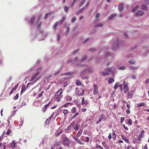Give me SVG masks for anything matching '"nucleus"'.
I'll return each mask as SVG.
<instances>
[{
    "label": "nucleus",
    "mask_w": 149,
    "mask_h": 149,
    "mask_svg": "<svg viewBox=\"0 0 149 149\" xmlns=\"http://www.w3.org/2000/svg\"><path fill=\"white\" fill-rule=\"evenodd\" d=\"M149 82V79H147L146 80V81H144L143 82V84L146 85L148 84Z\"/></svg>",
    "instance_id": "nucleus-41"
},
{
    "label": "nucleus",
    "mask_w": 149,
    "mask_h": 149,
    "mask_svg": "<svg viewBox=\"0 0 149 149\" xmlns=\"http://www.w3.org/2000/svg\"><path fill=\"white\" fill-rule=\"evenodd\" d=\"M131 77L133 79H135L136 78V77L135 75H132L131 76Z\"/></svg>",
    "instance_id": "nucleus-64"
},
{
    "label": "nucleus",
    "mask_w": 149,
    "mask_h": 149,
    "mask_svg": "<svg viewBox=\"0 0 149 149\" xmlns=\"http://www.w3.org/2000/svg\"><path fill=\"white\" fill-rule=\"evenodd\" d=\"M144 14V12L142 10H140L137 12L135 13V15L136 16H141Z\"/></svg>",
    "instance_id": "nucleus-10"
},
{
    "label": "nucleus",
    "mask_w": 149,
    "mask_h": 149,
    "mask_svg": "<svg viewBox=\"0 0 149 149\" xmlns=\"http://www.w3.org/2000/svg\"><path fill=\"white\" fill-rule=\"evenodd\" d=\"M43 93V91H42L40 94H39L38 96L37 97V98L41 97Z\"/></svg>",
    "instance_id": "nucleus-60"
},
{
    "label": "nucleus",
    "mask_w": 149,
    "mask_h": 149,
    "mask_svg": "<svg viewBox=\"0 0 149 149\" xmlns=\"http://www.w3.org/2000/svg\"><path fill=\"white\" fill-rule=\"evenodd\" d=\"M61 38V36L60 35L58 34L57 36V40L58 41H60Z\"/></svg>",
    "instance_id": "nucleus-61"
},
{
    "label": "nucleus",
    "mask_w": 149,
    "mask_h": 149,
    "mask_svg": "<svg viewBox=\"0 0 149 149\" xmlns=\"http://www.w3.org/2000/svg\"><path fill=\"white\" fill-rule=\"evenodd\" d=\"M119 85V83L118 82H117L115 84V85L114 86V88L115 89H117L118 85Z\"/></svg>",
    "instance_id": "nucleus-48"
},
{
    "label": "nucleus",
    "mask_w": 149,
    "mask_h": 149,
    "mask_svg": "<svg viewBox=\"0 0 149 149\" xmlns=\"http://www.w3.org/2000/svg\"><path fill=\"white\" fill-rule=\"evenodd\" d=\"M98 86L96 84H94L93 85L92 90L93 91V94L94 95H97L98 92Z\"/></svg>",
    "instance_id": "nucleus-3"
},
{
    "label": "nucleus",
    "mask_w": 149,
    "mask_h": 149,
    "mask_svg": "<svg viewBox=\"0 0 149 149\" xmlns=\"http://www.w3.org/2000/svg\"><path fill=\"white\" fill-rule=\"evenodd\" d=\"M55 145L56 146H58L61 145V144L59 142L57 141L56 142Z\"/></svg>",
    "instance_id": "nucleus-54"
},
{
    "label": "nucleus",
    "mask_w": 149,
    "mask_h": 149,
    "mask_svg": "<svg viewBox=\"0 0 149 149\" xmlns=\"http://www.w3.org/2000/svg\"><path fill=\"white\" fill-rule=\"evenodd\" d=\"M105 71L110 72L111 73H113L116 70V68L114 67H107L104 69Z\"/></svg>",
    "instance_id": "nucleus-5"
},
{
    "label": "nucleus",
    "mask_w": 149,
    "mask_h": 149,
    "mask_svg": "<svg viewBox=\"0 0 149 149\" xmlns=\"http://www.w3.org/2000/svg\"><path fill=\"white\" fill-rule=\"evenodd\" d=\"M26 105V102L24 101H23L22 103L19 106V108H21L22 107Z\"/></svg>",
    "instance_id": "nucleus-36"
},
{
    "label": "nucleus",
    "mask_w": 149,
    "mask_h": 149,
    "mask_svg": "<svg viewBox=\"0 0 149 149\" xmlns=\"http://www.w3.org/2000/svg\"><path fill=\"white\" fill-rule=\"evenodd\" d=\"M18 97H19V95H18V94H17L14 97V99L15 100H16L17 99H18Z\"/></svg>",
    "instance_id": "nucleus-59"
},
{
    "label": "nucleus",
    "mask_w": 149,
    "mask_h": 149,
    "mask_svg": "<svg viewBox=\"0 0 149 149\" xmlns=\"http://www.w3.org/2000/svg\"><path fill=\"white\" fill-rule=\"evenodd\" d=\"M59 24V22H57L55 23L54 25V29L55 30L57 29V27L58 26Z\"/></svg>",
    "instance_id": "nucleus-33"
},
{
    "label": "nucleus",
    "mask_w": 149,
    "mask_h": 149,
    "mask_svg": "<svg viewBox=\"0 0 149 149\" xmlns=\"http://www.w3.org/2000/svg\"><path fill=\"white\" fill-rule=\"evenodd\" d=\"M130 68L132 70L137 69L139 68V66H130Z\"/></svg>",
    "instance_id": "nucleus-35"
},
{
    "label": "nucleus",
    "mask_w": 149,
    "mask_h": 149,
    "mask_svg": "<svg viewBox=\"0 0 149 149\" xmlns=\"http://www.w3.org/2000/svg\"><path fill=\"white\" fill-rule=\"evenodd\" d=\"M76 84L78 86H81L82 84L79 80H77L76 81Z\"/></svg>",
    "instance_id": "nucleus-24"
},
{
    "label": "nucleus",
    "mask_w": 149,
    "mask_h": 149,
    "mask_svg": "<svg viewBox=\"0 0 149 149\" xmlns=\"http://www.w3.org/2000/svg\"><path fill=\"white\" fill-rule=\"evenodd\" d=\"M73 138L74 139V140L76 141H77L78 143L81 144H82V142L80 141V140L78 138H77V137L75 136H74L73 137Z\"/></svg>",
    "instance_id": "nucleus-16"
},
{
    "label": "nucleus",
    "mask_w": 149,
    "mask_h": 149,
    "mask_svg": "<svg viewBox=\"0 0 149 149\" xmlns=\"http://www.w3.org/2000/svg\"><path fill=\"white\" fill-rule=\"evenodd\" d=\"M144 134V131L142 130V131H141L140 134L138 136H137V137L136 139L137 140L141 141V139L143 137Z\"/></svg>",
    "instance_id": "nucleus-7"
},
{
    "label": "nucleus",
    "mask_w": 149,
    "mask_h": 149,
    "mask_svg": "<svg viewBox=\"0 0 149 149\" xmlns=\"http://www.w3.org/2000/svg\"><path fill=\"white\" fill-rule=\"evenodd\" d=\"M17 85L16 84L15 86L12 89L11 92L9 93V95H11L13 92L15 90L17 86Z\"/></svg>",
    "instance_id": "nucleus-25"
},
{
    "label": "nucleus",
    "mask_w": 149,
    "mask_h": 149,
    "mask_svg": "<svg viewBox=\"0 0 149 149\" xmlns=\"http://www.w3.org/2000/svg\"><path fill=\"white\" fill-rule=\"evenodd\" d=\"M79 126L78 124H77L76 125L75 127L74 128V129L76 130L77 131L79 130Z\"/></svg>",
    "instance_id": "nucleus-49"
},
{
    "label": "nucleus",
    "mask_w": 149,
    "mask_h": 149,
    "mask_svg": "<svg viewBox=\"0 0 149 149\" xmlns=\"http://www.w3.org/2000/svg\"><path fill=\"white\" fill-rule=\"evenodd\" d=\"M83 130H80L78 132L76 136L77 137H79L80 135L81 134Z\"/></svg>",
    "instance_id": "nucleus-29"
},
{
    "label": "nucleus",
    "mask_w": 149,
    "mask_h": 149,
    "mask_svg": "<svg viewBox=\"0 0 149 149\" xmlns=\"http://www.w3.org/2000/svg\"><path fill=\"white\" fill-rule=\"evenodd\" d=\"M121 137L123 139L125 140L126 143H130V142L129 140L128 139H127L125 136H124L123 135H122Z\"/></svg>",
    "instance_id": "nucleus-18"
},
{
    "label": "nucleus",
    "mask_w": 149,
    "mask_h": 149,
    "mask_svg": "<svg viewBox=\"0 0 149 149\" xmlns=\"http://www.w3.org/2000/svg\"><path fill=\"white\" fill-rule=\"evenodd\" d=\"M119 45V41L118 40L116 42V43H114L113 44V49L114 50H116L118 47Z\"/></svg>",
    "instance_id": "nucleus-11"
},
{
    "label": "nucleus",
    "mask_w": 149,
    "mask_h": 149,
    "mask_svg": "<svg viewBox=\"0 0 149 149\" xmlns=\"http://www.w3.org/2000/svg\"><path fill=\"white\" fill-rule=\"evenodd\" d=\"M75 61H74L73 59H69L68 62V64H72L73 63H76V62H77V61H76V62L75 61Z\"/></svg>",
    "instance_id": "nucleus-21"
},
{
    "label": "nucleus",
    "mask_w": 149,
    "mask_h": 149,
    "mask_svg": "<svg viewBox=\"0 0 149 149\" xmlns=\"http://www.w3.org/2000/svg\"><path fill=\"white\" fill-rule=\"evenodd\" d=\"M40 78V77H38V78L36 80H35L34 81V83H28V85H29L30 84H33L34 83L36 82Z\"/></svg>",
    "instance_id": "nucleus-52"
},
{
    "label": "nucleus",
    "mask_w": 149,
    "mask_h": 149,
    "mask_svg": "<svg viewBox=\"0 0 149 149\" xmlns=\"http://www.w3.org/2000/svg\"><path fill=\"white\" fill-rule=\"evenodd\" d=\"M126 68V67L125 66H121V67H120L118 68V69L119 70H125Z\"/></svg>",
    "instance_id": "nucleus-42"
},
{
    "label": "nucleus",
    "mask_w": 149,
    "mask_h": 149,
    "mask_svg": "<svg viewBox=\"0 0 149 149\" xmlns=\"http://www.w3.org/2000/svg\"><path fill=\"white\" fill-rule=\"evenodd\" d=\"M84 91L81 89H79L78 88H76L75 89L76 93L78 95H82Z\"/></svg>",
    "instance_id": "nucleus-6"
},
{
    "label": "nucleus",
    "mask_w": 149,
    "mask_h": 149,
    "mask_svg": "<svg viewBox=\"0 0 149 149\" xmlns=\"http://www.w3.org/2000/svg\"><path fill=\"white\" fill-rule=\"evenodd\" d=\"M87 104H88L87 102V101H85L84 97H83L82 99V104L84 106H85Z\"/></svg>",
    "instance_id": "nucleus-20"
},
{
    "label": "nucleus",
    "mask_w": 149,
    "mask_h": 149,
    "mask_svg": "<svg viewBox=\"0 0 149 149\" xmlns=\"http://www.w3.org/2000/svg\"><path fill=\"white\" fill-rule=\"evenodd\" d=\"M104 147L106 149H110L107 144L104 145Z\"/></svg>",
    "instance_id": "nucleus-55"
},
{
    "label": "nucleus",
    "mask_w": 149,
    "mask_h": 149,
    "mask_svg": "<svg viewBox=\"0 0 149 149\" xmlns=\"http://www.w3.org/2000/svg\"><path fill=\"white\" fill-rule=\"evenodd\" d=\"M129 62L131 64H134V63H135V62L134 60H130L129 61Z\"/></svg>",
    "instance_id": "nucleus-56"
},
{
    "label": "nucleus",
    "mask_w": 149,
    "mask_h": 149,
    "mask_svg": "<svg viewBox=\"0 0 149 149\" xmlns=\"http://www.w3.org/2000/svg\"><path fill=\"white\" fill-rule=\"evenodd\" d=\"M122 37L123 38L125 39H127L128 38V36L127 35V34L125 32L123 33V35H122Z\"/></svg>",
    "instance_id": "nucleus-22"
},
{
    "label": "nucleus",
    "mask_w": 149,
    "mask_h": 149,
    "mask_svg": "<svg viewBox=\"0 0 149 149\" xmlns=\"http://www.w3.org/2000/svg\"><path fill=\"white\" fill-rule=\"evenodd\" d=\"M145 104L143 102H141L140 103H139L137 104L138 107H140L141 106H143Z\"/></svg>",
    "instance_id": "nucleus-43"
},
{
    "label": "nucleus",
    "mask_w": 149,
    "mask_h": 149,
    "mask_svg": "<svg viewBox=\"0 0 149 149\" xmlns=\"http://www.w3.org/2000/svg\"><path fill=\"white\" fill-rule=\"evenodd\" d=\"M123 89L124 90V93H126L128 91V86L126 84H125L123 87Z\"/></svg>",
    "instance_id": "nucleus-13"
},
{
    "label": "nucleus",
    "mask_w": 149,
    "mask_h": 149,
    "mask_svg": "<svg viewBox=\"0 0 149 149\" xmlns=\"http://www.w3.org/2000/svg\"><path fill=\"white\" fill-rule=\"evenodd\" d=\"M15 143L14 142V141H13L11 143V145L13 148L14 147H15Z\"/></svg>",
    "instance_id": "nucleus-44"
},
{
    "label": "nucleus",
    "mask_w": 149,
    "mask_h": 149,
    "mask_svg": "<svg viewBox=\"0 0 149 149\" xmlns=\"http://www.w3.org/2000/svg\"><path fill=\"white\" fill-rule=\"evenodd\" d=\"M52 14V12H49L48 13H47L45 15V19H46L47 17H48V16L49 15H51Z\"/></svg>",
    "instance_id": "nucleus-34"
},
{
    "label": "nucleus",
    "mask_w": 149,
    "mask_h": 149,
    "mask_svg": "<svg viewBox=\"0 0 149 149\" xmlns=\"http://www.w3.org/2000/svg\"><path fill=\"white\" fill-rule=\"evenodd\" d=\"M76 108L73 107L71 109V111L72 113H74L76 112Z\"/></svg>",
    "instance_id": "nucleus-45"
},
{
    "label": "nucleus",
    "mask_w": 149,
    "mask_h": 149,
    "mask_svg": "<svg viewBox=\"0 0 149 149\" xmlns=\"http://www.w3.org/2000/svg\"><path fill=\"white\" fill-rule=\"evenodd\" d=\"M11 131L10 130H8L6 132V134L8 135H9L10 134Z\"/></svg>",
    "instance_id": "nucleus-63"
},
{
    "label": "nucleus",
    "mask_w": 149,
    "mask_h": 149,
    "mask_svg": "<svg viewBox=\"0 0 149 149\" xmlns=\"http://www.w3.org/2000/svg\"><path fill=\"white\" fill-rule=\"evenodd\" d=\"M123 4H120L119 5L118 10L119 11H121L123 10Z\"/></svg>",
    "instance_id": "nucleus-26"
},
{
    "label": "nucleus",
    "mask_w": 149,
    "mask_h": 149,
    "mask_svg": "<svg viewBox=\"0 0 149 149\" xmlns=\"http://www.w3.org/2000/svg\"><path fill=\"white\" fill-rule=\"evenodd\" d=\"M63 91V90L61 88L55 93L54 97L57 102H59L61 99L63 97V95H62V94Z\"/></svg>",
    "instance_id": "nucleus-2"
},
{
    "label": "nucleus",
    "mask_w": 149,
    "mask_h": 149,
    "mask_svg": "<svg viewBox=\"0 0 149 149\" xmlns=\"http://www.w3.org/2000/svg\"><path fill=\"white\" fill-rule=\"evenodd\" d=\"M127 124H129L130 125H131L132 124V121L130 119H129L127 120Z\"/></svg>",
    "instance_id": "nucleus-39"
},
{
    "label": "nucleus",
    "mask_w": 149,
    "mask_h": 149,
    "mask_svg": "<svg viewBox=\"0 0 149 149\" xmlns=\"http://www.w3.org/2000/svg\"><path fill=\"white\" fill-rule=\"evenodd\" d=\"M114 81V79H113L112 78H110L109 79L108 82L110 84Z\"/></svg>",
    "instance_id": "nucleus-46"
},
{
    "label": "nucleus",
    "mask_w": 149,
    "mask_h": 149,
    "mask_svg": "<svg viewBox=\"0 0 149 149\" xmlns=\"http://www.w3.org/2000/svg\"><path fill=\"white\" fill-rule=\"evenodd\" d=\"M103 26V24L101 23H100L96 25V27H102Z\"/></svg>",
    "instance_id": "nucleus-47"
},
{
    "label": "nucleus",
    "mask_w": 149,
    "mask_h": 149,
    "mask_svg": "<svg viewBox=\"0 0 149 149\" xmlns=\"http://www.w3.org/2000/svg\"><path fill=\"white\" fill-rule=\"evenodd\" d=\"M39 74V73L38 72H36V73H35L32 76V77L30 79V81H33L37 76Z\"/></svg>",
    "instance_id": "nucleus-12"
},
{
    "label": "nucleus",
    "mask_w": 149,
    "mask_h": 149,
    "mask_svg": "<svg viewBox=\"0 0 149 149\" xmlns=\"http://www.w3.org/2000/svg\"><path fill=\"white\" fill-rule=\"evenodd\" d=\"M70 30V28L69 27H68L67 28V30L64 33V34L65 36H67L68 35Z\"/></svg>",
    "instance_id": "nucleus-27"
},
{
    "label": "nucleus",
    "mask_w": 149,
    "mask_h": 149,
    "mask_svg": "<svg viewBox=\"0 0 149 149\" xmlns=\"http://www.w3.org/2000/svg\"><path fill=\"white\" fill-rule=\"evenodd\" d=\"M87 59V57L86 56H84L83 58L80 60H79L78 57H75V61H77L78 64L79 63H81L84 62Z\"/></svg>",
    "instance_id": "nucleus-4"
},
{
    "label": "nucleus",
    "mask_w": 149,
    "mask_h": 149,
    "mask_svg": "<svg viewBox=\"0 0 149 149\" xmlns=\"http://www.w3.org/2000/svg\"><path fill=\"white\" fill-rule=\"evenodd\" d=\"M50 103V102H49L48 104L46 105L44 107L42 108V111L43 112H45L46 111V109L49 106Z\"/></svg>",
    "instance_id": "nucleus-15"
},
{
    "label": "nucleus",
    "mask_w": 149,
    "mask_h": 149,
    "mask_svg": "<svg viewBox=\"0 0 149 149\" xmlns=\"http://www.w3.org/2000/svg\"><path fill=\"white\" fill-rule=\"evenodd\" d=\"M62 113L64 114V116L66 115L68 113V111L66 109H64L62 110Z\"/></svg>",
    "instance_id": "nucleus-40"
},
{
    "label": "nucleus",
    "mask_w": 149,
    "mask_h": 149,
    "mask_svg": "<svg viewBox=\"0 0 149 149\" xmlns=\"http://www.w3.org/2000/svg\"><path fill=\"white\" fill-rule=\"evenodd\" d=\"M78 113L77 112L71 118V120L73 119L77 116L78 115Z\"/></svg>",
    "instance_id": "nucleus-50"
},
{
    "label": "nucleus",
    "mask_w": 149,
    "mask_h": 149,
    "mask_svg": "<svg viewBox=\"0 0 149 149\" xmlns=\"http://www.w3.org/2000/svg\"><path fill=\"white\" fill-rule=\"evenodd\" d=\"M70 103H66L65 104H64L63 105V107H68V105L69 104H70Z\"/></svg>",
    "instance_id": "nucleus-58"
},
{
    "label": "nucleus",
    "mask_w": 149,
    "mask_h": 149,
    "mask_svg": "<svg viewBox=\"0 0 149 149\" xmlns=\"http://www.w3.org/2000/svg\"><path fill=\"white\" fill-rule=\"evenodd\" d=\"M139 6L138 5H136L134 7L132 10L133 13H134L136 12L139 8Z\"/></svg>",
    "instance_id": "nucleus-14"
},
{
    "label": "nucleus",
    "mask_w": 149,
    "mask_h": 149,
    "mask_svg": "<svg viewBox=\"0 0 149 149\" xmlns=\"http://www.w3.org/2000/svg\"><path fill=\"white\" fill-rule=\"evenodd\" d=\"M26 88L25 85L24 84L22 86V90L21 91V94L24 93L25 91L26 90Z\"/></svg>",
    "instance_id": "nucleus-23"
},
{
    "label": "nucleus",
    "mask_w": 149,
    "mask_h": 149,
    "mask_svg": "<svg viewBox=\"0 0 149 149\" xmlns=\"http://www.w3.org/2000/svg\"><path fill=\"white\" fill-rule=\"evenodd\" d=\"M116 15L115 14H112L110 15L108 17V19L110 20L111 19H113Z\"/></svg>",
    "instance_id": "nucleus-30"
},
{
    "label": "nucleus",
    "mask_w": 149,
    "mask_h": 149,
    "mask_svg": "<svg viewBox=\"0 0 149 149\" xmlns=\"http://www.w3.org/2000/svg\"><path fill=\"white\" fill-rule=\"evenodd\" d=\"M101 74L102 76H104L109 75V73L108 72L102 71L101 72Z\"/></svg>",
    "instance_id": "nucleus-17"
},
{
    "label": "nucleus",
    "mask_w": 149,
    "mask_h": 149,
    "mask_svg": "<svg viewBox=\"0 0 149 149\" xmlns=\"http://www.w3.org/2000/svg\"><path fill=\"white\" fill-rule=\"evenodd\" d=\"M72 72H66L63 73L62 74L63 76H70L72 75Z\"/></svg>",
    "instance_id": "nucleus-31"
},
{
    "label": "nucleus",
    "mask_w": 149,
    "mask_h": 149,
    "mask_svg": "<svg viewBox=\"0 0 149 149\" xmlns=\"http://www.w3.org/2000/svg\"><path fill=\"white\" fill-rule=\"evenodd\" d=\"M105 52L106 57L109 59H111L114 55V54L113 53H110L106 52Z\"/></svg>",
    "instance_id": "nucleus-8"
},
{
    "label": "nucleus",
    "mask_w": 149,
    "mask_h": 149,
    "mask_svg": "<svg viewBox=\"0 0 149 149\" xmlns=\"http://www.w3.org/2000/svg\"><path fill=\"white\" fill-rule=\"evenodd\" d=\"M148 7L146 4H143L142 6V9L144 10H146L148 9Z\"/></svg>",
    "instance_id": "nucleus-32"
},
{
    "label": "nucleus",
    "mask_w": 149,
    "mask_h": 149,
    "mask_svg": "<svg viewBox=\"0 0 149 149\" xmlns=\"http://www.w3.org/2000/svg\"><path fill=\"white\" fill-rule=\"evenodd\" d=\"M35 19V17H33L31 19L30 22L31 23H33V21Z\"/></svg>",
    "instance_id": "nucleus-62"
},
{
    "label": "nucleus",
    "mask_w": 149,
    "mask_h": 149,
    "mask_svg": "<svg viewBox=\"0 0 149 149\" xmlns=\"http://www.w3.org/2000/svg\"><path fill=\"white\" fill-rule=\"evenodd\" d=\"M65 98L67 101H70L72 100V98L70 95H67L65 97Z\"/></svg>",
    "instance_id": "nucleus-19"
},
{
    "label": "nucleus",
    "mask_w": 149,
    "mask_h": 149,
    "mask_svg": "<svg viewBox=\"0 0 149 149\" xmlns=\"http://www.w3.org/2000/svg\"><path fill=\"white\" fill-rule=\"evenodd\" d=\"M76 20V18L75 17H73L72 18L71 20V22H75Z\"/></svg>",
    "instance_id": "nucleus-53"
},
{
    "label": "nucleus",
    "mask_w": 149,
    "mask_h": 149,
    "mask_svg": "<svg viewBox=\"0 0 149 149\" xmlns=\"http://www.w3.org/2000/svg\"><path fill=\"white\" fill-rule=\"evenodd\" d=\"M100 16V14L99 13H97L95 15V17L96 18V21H98V19Z\"/></svg>",
    "instance_id": "nucleus-38"
},
{
    "label": "nucleus",
    "mask_w": 149,
    "mask_h": 149,
    "mask_svg": "<svg viewBox=\"0 0 149 149\" xmlns=\"http://www.w3.org/2000/svg\"><path fill=\"white\" fill-rule=\"evenodd\" d=\"M112 134L113 135L112 138L113 140H115L116 138V135L114 131L113 130H112Z\"/></svg>",
    "instance_id": "nucleus-28"
},
{
    "label": "nucleus",
    "mask_w": 149,
    "mask_h": 149,
    "mask_svg": "<svg viewBox=\"0 0 149 149\" xmlns=\"http://www.w3.org/2000/svg\"><path fill=\"white\" fill-rule=\"evenodd\" d=\"M69 141L68 139L67 138H65L63 141V144L66 146H68L69 145Z\"/></svg>",
    "instance_id": "nucleus-9"
},
{
    "label": "nucleus",
    "mask_w": 149,
    "mask_h": 149,
    "mask_svg": "<svg viewBox=\"0 0 149 149\" xmlns=\"http://www.w3.org/2000/svg\"><path fill=\"white\" fill-rule=\"evenodd\" d=\"M80 67L85 68L84 70L80 72V74L82 78L83 79H88V76L84 77H83V75L84 74H89L91 73L93 70V67L86 64L81 65Z\"/></svg>",
    "instance_id": "nucleus-1"
},
{
    "label": "nucleus",
    "mask_w": 149,
    "mask_h": 149,
    "mask_svg": "<svg viewBox=\"0 0 149 149\" xmlns=\"http://www.w3.org/2000/svg\"><path fill=\"white\" fill-rule=\"evenodd\" d=\"M19 123L20 124L19 125V126H22L23 123V120L22 119H21V120L20 121Z\"/></svg>",
    "instance_id": "nucleus-51"
},
{
    "label": "nucleus",
    "mask_w": 149,
    "mask_h": 149,
    "mask_svg": "<svg viewBox=\"0 0 149 149\" xmlns=\"http://www.w3.org/2000/svg\"><path fill=\"white\" fill-rule=\"evenodd\" d=\"M51 76H52V75H50L48 77H47L46 78H45V79H46V80L47 81H49V80H50V78L51 77Z\"/></svg>",
    "instance_id": "nucleus-57"
},
{
    "label": "nucleus",
    "mask_w": 149,
    "mask_h": 149,
    "mask_svg": "<svg viewBox=\"0 0 149 149\" xmlns=\"http://www.w3.org/2000/svg\"><path fill=\"white\" fill-rule=\"evenodd\" d=\"M62 133V131L61 130H60L58 131H57L56 132V136H58Z\"/></svg>",
    "instance_id": "nucleus-37"
}]
</instances>
